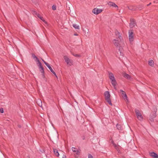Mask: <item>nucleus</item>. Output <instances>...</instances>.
<instances>
[{"label": "nucleus", "instance_id": "obj_1", "mask_svg": "<svg viewBox=\"0 0 158 158\" xmlns=\"http://www.w3.org/2000/svg\"><path fill=\"white\" fill-rule=\"evenodd\" d=\"M115 33L116 38L118 40H114L113 41V43L115 46L119 48L118 50L119 54L121 56H123V54L122 47L125 45L124 42L123 40H121V36L120 33L117 30L115 31Z\"/></svg>", "mask_w": 158, "mask_h": 158}, {"label": "nucleus", "instance_id": "obj_2", "mask_svg": "<svg viewBox=\"0 0 158 158\" xmlns=\"http://www.w3.org/2000/svg\"><path fill=\"white\" fill-rule=\"evenodd\" d=\"M108 74L109 77L111 81V83L112 85L114 86L116 85L117 83L113 74L111 72L108 71Z\"/></svg>", "mask_w": 158, "mask_h": 158}, {"label": "nucleus", "instance_id": "obj_3", "mask_svg": "<svg viewBox=\"0 0 158 158\" xmlns=\"http://www.w3.org/2000/svg\"><path fill=\"white\" fill-rule=\"evenodd\" d=\"M105 97V100L110 105H112L111 99H110V94L108 91H106L104 94Z\"/></svg>", "mask_w": 158, "mask_h": 158}, {"label": "nucleus", "instance_id": "obj_4", "mask_svg": "<svg viewBox=\"0 0 158 158\" xmlns=\"http://www.w3.org/2000/svg\"><path fill=\"white\" fill-rule=\"evenodd\" d=\"M64 60L67 64L69 66H71L73 64V61L69 58L68 56H65L64 57Z\"/></svg>", "mask_w": 158, "mask_h": 158}, {"label": "nucleus", "instance_id": "obj_5", "mask_svg": "<svg viewBox=\"0 0 158 158\" xmlns=\"http://www.w3.org/2000/svg\"><path fill=\"white\" fill-rule=\"evenodd\" d=\"M129 33V39L131 43L132 42L134 39V34L133 31L132 30H130L128 32Z\"/></svg>", "mask_w": 158, "mask_h": 158}, {"label": "nucleus", "instance_id": "obj_6", "mask_svg": "<svg viewBox=\"0 0 158 158\" xmlns=\"http://www.w3.org/2000/svg\"><path fill=\"white\" fill-rule=\"evenodd\" d=\"M135 113L138 119L140 121H142L143 118L141 113L138 110L135 109Z\"/></svg>", "mask_w": 158, "mask_h": 158}, {"label": "nucleus", "instance_id": "obj_7", "mask_svg": "<svg viewBox=\"0 0 158 158\" xmlns=\"http://www.w3.org/2000/svg\"><path fill=\"white\" fill-rule=\"evenodd\" d=\"M102 11V10L101 9L97 8H94L92 11L96 15H97L98 14H99Z\"/></svg>", "mask_w": 158, "mask_h": 158}, {"label": "nucleus", "instance_id": "obj_8", "mask_svg": "<svg viewBox=\"0 0 158 158\" xmlns=\"http://www.w3.org/2000/svg\"><path fill=\"white\" fill-rule=\"evenodd\" d=\"M130 27L131 28H132L135 27V20L133 19H130Z\"/></svg>", "mask_w": 158, "mask_h": 158}, {"label": "nucleus", "instance_id": "obj_9", "mask_svg": "<svg viewBox=\"0 0 158 158\" xmlns=\"http://www.w3.org/2000/svg\"><path fill=\"white\" fill-rule=\"evenodd\" d=\"M108 5L110 6H112L115 8L117 10H118V6L114 2H110L108 3Z\"/></svg>", "mask_w": 158, "mask_h": 158}, {"label": "nucleus", "instance_id": "obj_10", "mask_svg": "<svg viewBox=\"0 0 158 158\" xmlns=\"http://www.w3.org/2000/svg\"><path fill=\"white\" fill-rule=\"evenodd\" d=\"M149 155L153 158H158V155L156 153L152 152L149 153Z\"/></svg>", "mask_w": 158, "mask_h": 158}, {"label": "nucleus", "instance_id": "obj_11", "mask_svg": "<svg viewBox=\"0 0 158 158\" xmlns=\"http://www.w3.org/2000/svg\"><path fill=\"white\" fill-rule=\"evenodd\" d=\"M123 76L125 78H126L127 79H131V76L129 75V74L126 73H124L123 74Z\"/></svg>", "mask_w": 158, "mask_h": 158}, {"label": "nucleus", "instance_id": "obj_12", "mask_svg": "<svg viewBox=\"0 0 158 158\" xmlns=\"http://www.w3.org/2000/svg\"><path fill=\"white\" fill-rule=\"evenodd\" d=\"M72 150L73 152H76V154L77 155H79L80 152L78 150H77L76 148L74 147H72Z\"/></svg>", "mask_w": 158, "mask_h": 158}, {"label": "nucleus", "instance_id": "obj_13", "mask_svg": "<svg viewBox=\"0 0 158 158\" xmlns=\"http://www.w3.org/2000/svg\"><path fill=\"white\" fill-rule=\"evenodd\" d=\"M53 151L55 155L57 157H58L59 156V154L58 152V150L56 149H54Z\"/></svg>", "mask_w": 158, "mask_h": 158}, {"label": "nucleus", "instance_id": "obj_14", "mask_svg": "<svg viewBox=\"0 0 158 158\" xmlns=\"http://www.w3.org/2000/svg\"><path fill=\"white\" fill-rule=\"evenodd\" d=\"M83 31L85 33V35L87 36V35H88L89 32V29L87 28L86 29V30H83Z\"/></svg>", "mask_w": 158, "mask_h": 158}, {"label": "nucleus", "instance_id": "obj_15", "mask_svg": "<svg viewBox=\"0 0 158 158\" xmlns=\"http://www.w3.org/2000/svg\"><path fill=\"white\" fill-rule=\"evenodd\" d=\"M32 57L35 60V61H38L39 59L34 54H32Z\"/></svg>", "mask_w": 158, "mask_h": 158}, {"label": "nucleus", "instance_id": "obj_16", "mask_svg": "<svg viewBox=\"0 0 158 158\" xmlns=\"http://www.w3.org/2000/svg\"><path fill=\"white\" fill-rule=\"evenodd\" d=\"M148 64L152 66H153L154 65V62L152 60H150L149 61Z\"/></svg>", "mask_w": 158, "mask_h": 158}, {"label": "nucleus", "instance_id": "obj_17", "mask_svg": "<svg viewBox=\"0 0 158 158\" xmlns=\"http://www.w3.org/2000/svg\"><path fill=\"white\" fill-rule=\"evenodd\" d=\"M123 98L124 99L125 101H127V102H128V99L126 94H125L123 96H122Z\"/></svg>", "mask_w": 158, "mask_h": 158}, {"label": "nucleus", "instance_id": "obj_18", "mask_svg": "<svg viewBox=\"0 0 158 158\" xmlns=\"http://www.w3.org/2000/svg\"><path fill=\"white\" fill-rule=\"evenodd\" d=\"M39 68L40 70V72L42 73L43 74H44V68H43V67H42V66H41L40 67H39Z\"/></svg>", "mask_w": 158, "mask_h": 158}, {"label": "nucleus", "instance_id": "obj_19", "mask_svg": "<svg viewBox=\"0 0 158 158\" xmlns=\"http://www.w3.org/2000/svg\"><path fill=\"white\" fill-rule=\"evenodd\" d=\"M73 27L75 29H79V25H77V24H73Z\"/></svg>", "mask_w": 158, "mask_h": 158}, {"label": "nucleus", "instance_id": "obj_20", "mask_svg": "<svg viewBox=\"0 0 158 158\" xmlns=\"http://www.w3.org/2000/svg\"><path fill=\"white\" fill-rule=\"evenodd\" d=\"M34 14L36 15V16L40 19L42 17H41L40 15L39 14H38L36 12L34 11Z\"/></svg>", "mask_w": 158, "mask_h": 158}, {"label": "nucleus", "instance_id": "obj_21", "mask_svg": "<svg viewBox=\"0 0 158 158\" xmlns=\"http://www.w3.org/2000/svg\"><path fill=\"white\" fill-rule=\"evenodd\" d=\"M36 62H37V64H38L39 67H40L41 66H42L41 64V62L39 60H38V61H36Z\"/></svg>", "mask_w": 158, "mask_h": 158}, {"label": "nucleus", "instance_id": "obj_22", "mask_svg": "<svg viewBox=\"0 0 158 158\" xmlns=\"http://www.w3.org/2000/svg\"><path fill=\"white\" fill-rule=\"evenodd\" d=\"M120 92L122 93V96H123L125 94H126L125 92L122 90H121V89L120 90Z\"/></svg>", "mask_w": 158, "mask_h": 158}, {"label": "nucleus", "instance_id": "obj_23", "mask_svg": "<svg viewBox=\"0 0 158 158\" xmlns=\"http://www.w3.org/2000/svg\"><path fill=\"white\" fill-rule=\"evenodd\" d=\"M116 127H117V129L118 130H120L121 129V126L120 125L118 124H117L116 125Z\"/></svg>", "mask_w": 158, "mask_h": 158}, {"label": "nucleus", "instance_id": "obj_24", "mask_svg": "<svg viewBox=\"0 0 158 158\" xmlns=\"http://www.w3.org/2000/svg\"><path fill=\"white\" fill-rule=\"evenodd\" d=\"M40 19H41L42 21L45 24H47V22L46 21L43 19V18L42 17Z\"/></svg>", "mask_w": 158, "mask_h": 158}, {"label": "nucleus", "instance_id": "obj_25", "mask_svg": "<svg viewBox=\"0 0 158 158\" xmlns=\"http://www.w3.org/2000/svg\"><path fill=\"white\" fill-rule=\"evenodd\" d=\"M88 158H94V157L91 154H89L88 155Z\"/></svg>", "mask_w": 158, "mask_h": 158}, {"label": "nucleus", "instance_id": "obj_26", "mask_svg": "<svg viewBox=\"0 0 158 158\" xmlns=\"http://www.w3.org/2000/svg\"><path fill=\"white\" fill-rule=\"evenodd\" d=\"M56 7L55 5H53L52 6V9L53 10H56Z\"/></svg>", "mask_w": 158, "mask_h": 158}, {"label": "nucleus", "instance_id": "obj_27", "mask_svg": "<svg viewBox=\"0 0 158 158\" xmlns=\"http://www.w3.org/2000/svg\"><path fill=\"white\" fill-rule=\"evenodd\" d=\"M48 69H50V71L51 72H52V71H53V70L52 69V67L50 66H49L48 67Z\"/></svg>", "mask_w": 158, "mask_h": 158}, {"label": "nucleus", "instance_id": "obj_28", "mask_svg": "<svg viewBox=\"0 0 158 158\" xmlns=\"http://www.w3.org/2000/svg\"><path fill=\"white\" fill-rule=\"evenodd\" d=\"M73 55L75 56V57H80V56L79 55H78V54H75V55H74V54H73Z\"/></svg>", "mask_w": 158, "mask_h": 158}, {"label": "nucleus", "instance_id": "obj_29", "mask_svg": "<svg viewBox=\"0 0 158 158\" xmlns=\"http://www.w3.org/2000/svg\"><path fill=\"white\" fill-rule=\"evenodd\" d=\"M45 64L47 66L48 68L49 66H50L49 64L47 63L46 62H45Z\"/></svg>", "mask_w": 158, "mask_h": 158}, {"label": "nucleus", "instance_id": "obj_30", "mask_svg": "<svg viewBox=\"0 0 158 158\" xmlns=\"http://www.w3.org/2000/svg\"><path fill=\"white\" fill-rule=\"evenodd\" d=\"M0 112L2 113H3V109L2 108H1L0 109Z\"/></svg>", "mask_w": 158, "mask_h": 158}, {"label": "nucleus", "instance_id": "obj_31", "mask_svg": "<svg viewBox=\"0 0 158 158\" xmlns=\"http://www.w3.org/2000/svg\"><path fill=\"white\" fill-rule=\"evenodd\" d=\"M52 72L55 75V76L57 78H58L55 72L54 71H52Z\"/></svg>", "mask_w": 158, "mask_h": 158}, {"label": "nucleus", "instance_id": "obj_32", "mask_svg": "<svg viewBox=\"0 0 158 158\" xmlns=\"http://www.w3.org/2000/svg\"><path fill=\"white\" fill-rule=\"evenodd\" d=\"M113 145L114 147V148H115L116 149L117 148V146L116 144L115 143L113 144Z\"/></svg>", "mask_w": 158, "mask_h": 158}, {"label": "nucleus", "instance_id": "obj_33", "mask_svg": "<svg viewBox=\"0 0 158 158\" xmlns=\"http://www.w3.org/2000/svg\"><path fill=\"white\" fill-rule=\"evenodd\" d=\"M38 104L39 106L41 107L42 106V103L41 102V101Z\"/></svg>", "mask_w": 158, "mask_h": 158}, {"label": "nucleus", "instance_id": "obj_34", "mask_svg": "<svg viewBox=\"0 0 158 158\" xmlns=\"http://www.w3.org/2000/svg\"><path fill=\"white\" fill-rule=\"evenodd\" d=\"M110 140H111V143L113 145L114 143L111 139Z\"/></svg>", "mask_w": 158, "mask_h": 158}, {"label": "nucleus", "instance_id": "obj_35", "mask_svg": "<svg viewBox=\"0 0 158 158\" xmlns=\"http://www.w3.org/2000/svg\"><path fill=\"white\" fill-rule=\"evenodd\" d=\"M115 86L116 85H115L114 86H113L114 88L115 89H116V87H115Z\"/></svg>", "mask_w": 158, "mask_h": 158}, {"label": "nucleus", "instance_id": "obj_36", "mask_svg": "<svg viewBox=\"0 0 158 158\" xmlns=\"http://www.w3.org/2000/svg\"><path fill=\"white\" fill-rule=\"evenodd\" d=\"M151 3H150L149 4L147 5V6H149V5H151Z\"/></svg>", "mask_w": 158, "mask_h": 158}, {"label": "nucleus", "instance_id": "obj_37", "mask_svg": "<svg viewBox=\"0 0 158 158\" xmlns=\"http://www.w3.org/2000/svg\"><path fill=\"white\" fill-rule=\"evenodd\" d=\"M42 61H43L44 63L45 64V62H46L43 60H42Z\"/></svg>", "mask_w": 158, "mask_h": 158}, {"label": "nucleus", "instance_id": "obj_38", "mask_svg": "<svg viewBox=\"0 0 158 158\" xmlns=\"http://www.w3.org/2000/svg\"><path fill=\"white\" fill-rule=\"evenodd\" d=\"M74 35H78L77 34H75Z\"/></svg>", "mask_w": 158, "mask_h": 158}]
</instances>
